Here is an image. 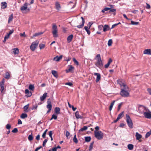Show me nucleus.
<instances>
[{"instance_id": "f257e3e1", "label": "nucleus", "mask_w": 151, "mask_h": 151, "mask_svg": "<svg viewBox=\"0 0 151 151\" xmlns=\"http://www.w3.org/2000/svg\"><path fill=\"white\" fill-rule=\"evenodd\" d=\"M121 91L120 93V95L123 97H127L129 96V93L128 92V87L127 86L121 88Z\"/></svg>"}, {"instance_id": "f03ea898", "label": "nucleus", "mask_w": 151, "mask_h": 151, "mask_svg": "<svg viewBox=\"0 0 151 151\" xmlns=\"http://www.w3.org/2000/svg\"><path fill=\"white\" fill-rule=\"evenodd\" d=\"M95 59L96 60V62L95 63L96 66L100 68H101L103 66V63L100 55L98 54L96 55Z\"/></svg>"}, {"instance_id": "7ed1b4c3", "label": "nucleus", "mask_w": 151, "mask_h": 151, "mask_svg": "<svg viewBox=\"0 0 151 151\" xmlns=\"http://www.w3.org/2000/svg\"><path fill=\"white\" fill-rule=\"evenodd\" d=\"M94 134L95 137L98 139L100 140L102 139L104 136L103 133L101 131H94Z\"/></svg>"}, {"instance_id": "20e7f679", "label": "nucleus", "mask_w": 151, "mask_h": 151, "mask_svg": "<svg viewBox=\"0 0 151 151\" xmlns=\"http://www.w3.org/2000/svg\"><path fill=\"white\" fill-rule=\"evenodd\" d=\"M126 120L128 127L131 129L133 128V123L132 121L129 116L127 114H126Z\"/></svg>"}, {"instance_id": "39448f33", "label": "nucleus", "mask_w": 151, "mask_h": 151, "mask_svg": "<svg viewBox=\"0 0 151 151\" xmlns=\"http://www.w3.org/2000/svg\"><path fill=\"white\" fill-rule=\"evenodd\" d=\"M39 43V41L38 40H36L35 41L33 42L30 46V49L32 51L35 50V49L37 48Z\"/></svg>"}, {"instance_id": "423d86ee", "label": "nucleus", "mask_w": 151, "mask_h": 151, "mask_svg": "<svg viewBox=\"0 0 151 151\" xmlns=\"http://www.w3.org/2000/svg\"><path fill=\"white\" fill-rule=\"evenodd\" d=\"M117 83L120 85L121 87V88L127 86L125 83L124 81L122 79L118 80H117Z\"/></svg>"}, {"instance_id": "0eeeda50", "label": "nucleus", "mask_w": 151, "mask_h": 151, "mask_svg": "<svg viewBox=\"0 0 151 151\" xmlns=\"http://www.w3.org/2000/svg\"><path fill=\"white\" fill-rule=\"evenodd\" d=\"M47 105L46 106L47 108L48 109L47 111V113L50 112L52 109V106L51 104V102L50 99H48L47 101Z\"/></svg>"}, {"instance_id": "6e6552de", "label": "nucleus", "mask_w": 151, "mask_h": 151, "mask_svg": "<svg viewBox=\"0 0 151 151\" xmlns=\"http://www.w3.org/2000/svg\"><path fill=\"white\" fill-rule=\"evenodd\" d=\"M74 67L71 65H68L67 68L66 69L65 72L68 73L69 72L73 73L74 71Z\"/></svg>"}, {"instance_id": "1a4fd4ad", "label": "nucleus", "mask_w": 151, "mask_h": 151, "mask_svg": "<svg viewBox=\"0 0 151 151\" xmlns=\"http://www.w3.org/2000/svg\"><path fill=\"white\" fill-rule=\"evenodd\" d=\"M138 110L139 113L143 114L146 111V109L145 107L141 106H139Z\"/></svg>"}, {"instance_id": "9d476101", "label": "nucleus", "mask_w": 151, "mask_h": 151, "mask_svg": "<svg viewBox=\"0 0 151 151\" xmlns=\"http://www.w3.org/2000/svg\"><path fill=\"white\" fill-rule=\"evenodd\" d=\"M28 4L27 3H25L23 5V6H21L20 8V10L22 11H24L26 10L27 9L29 11V9H28L27 6Z\"/></svg>"}, {"instance_id": "9b49d317", "label": "nucleus", "mask_w": 151, "mask_h": 151, "mask_svg": "<svg viewBox=\"0 0 151 151\" xmlns=\"http://www.w3.org/2000/svg\"><path fill=\"white\" fill-rule=\"evenodd\" d=\"M143 115L147 119H150L151 118V112H147L146 111L144 113Z\"/></svg>"}, {"instance_id": "f8f14e48", "label": "nucleus", "mask_w": 151, "mask_h": 151, "mask_svg": "<svg viewBox=\"0 0 151 151\" xmlns=\"http://www.w3.org/2000/svg\"><path fill=\"white\" fill-rule=\"evenodd\" d=\"M81 19L82 20V22L81 25H77V27L78 28H81L84 26V24L85 23V20L84 19L83 17H81Z\"/></svg>"}, {"instance_id": "ddd939ff", "label": "nucleus", "mask_w": 151, "mask_h": 151, "mask_svg": "<svg viewBox=\"0 0 151 151\" xmlns=\"http://www.w3.org/2000/svg\"><path fill=\"white\" fill-rule=\"evenodd\" d=\"M63 55H61L60 56H57L53 58V60L55 61H59L62 58Z\"/></svg>"}, {"instance_id": "4468645a", "label": "nucleus", "mask_w": 151, "mask_h": 151, "mask_svg": "<svg viewBox=\"0 0 151 151\" xmlns=\"http://www.w3.org/2000/svg\"><path fill=\"white\" fill-rule=\"evenodd\" d=\"M0 86L1 87V93H2L4 89V81H2L0 82Z\"/></svg>"}, {"instance_id": "2eb2a0df", "label": "nucleus", "mask_w": 151, "mask_h": 151, "mask_svg": "<svg viewBox=\"0 0 151 151\" xmlns=\"http://www.w3.org/2000/svg\"><path fill=\"white\" fill-rule=\"evenodd\" d=\"M94 75L97 76L96 79V82H98L100 80L101 78V76L99 73H94Z\"/></svg>"}, {"instance_id": "dca6fc26", "label": "nucleus", "mask_w": 151, "mask_h": 151, "mask_svg": "<svg viewBox=\"0 0 151 151\" xmlns=\"http://www.w3.org/2000/svg\"><path fill=\"white\" fill-rule=\"evenodd\" d=\"M144 54L148 55H150L151 53V51L150 49H147L145 50L143 52Z\"/></svg>"}, {"instance_id": "f3484780", "label": "nucleus", "mask_w": 151, "mask_h": 151, "mask_svg": "<svg viewBox=\"0 0 151 151\" xmlns=\"http://www.w3.org/2000/svg\"><path fill=\"white\" fill-rule=\"evenodd\" d=\"M47 93H45L42 96L40 97V100L42 101H43L46 97Z\"/></svg>"}, {"instance_id": "a211bd4d", "label": "nucleus", "mask_w": 151, "mask_h": 151, "mask_svg": "<svg viewBox=\"0 0 151 151\" xmlns=\"http://www.w3.org/2000/svg\"><path fill=\"white\" fill-rule=\"evenodd\" d=\"M75 115L76 119H83V117L81 116L79 114V113L78 111H76L75 114Z\"/></svg>"}, {"instance_id": "6ab92c4d", "label": "nucleus", "mask_w": 151, "mask_h": 151, "mask_svg": "<svg viewBox=\"0 0 151 151\" xmlns=\"http://www.w3.org/2000/svg\"><path fill=\"white\" fill-rule=\"evenodd\" d=\"M135 136L137 140H139L142 137V135L137 132L136 133Z\"/></svg>"}, {"instance_id": "aec40b11", "label": "nucleus", "mask_w": 151, "mask_h": 151, "mask_svg": "<svg viewBox=\"0 0 151 151\" xmlns=\"http://www.w3.org/2000/svg\"><path fill=\"white\" fill-rule=\"evenodd\" d=\"M52 32L58 30L56 24H53L52 26Z\"/></svg>"}, {"instance_id": "412c9836", "label": "nucleus", "mask_w": 151, "mask_h": 151, "mask_svg": "<svg viewBox=\"0 0 151 151\" xmlns=\"http://www.w3.org/2000/svg\"><path fill=\"white\" fill-rule=\"evenodd\" d=\"M109 29V27L108 25L105 24L103 26V31L106 32Z\"/></svg>"}, {"instance_id": "4be33fe9", "label": "nucleus", "mask_w": 151, "mask_h": 151, "mask_svg": "<svg viewBox=\"0 0 151 151\" xmlns=\"http://www.w3.org/2000/svg\"><path fill=\"white\" fill-rule=\"evenodd\" d=\"M1 8L2 9H5L7 6V4L5 2H3L1 3Z\"/></svg>"}, {"instance_id": "5701e85b", "label": "nucleus", "mask_w": 151, "mask_h": 151, "mask_svg": "<svg viewBox=\"0 0 151 151\" xmlns=\"http://www.w3.org/2000/svg\"><path fill=\"white\" fill-rule=\"evenodd\" d=\"M73 35H71L69 36L68 37L67 40L68 42V43L72 41V40L73 38Z\"/></svg>"}, {"instance_id": "b1692460", "label": "nucleus", "mask_w": 151, "mask_h": 151, "mask_svg": "<svg viewBox=\"0 0 151 151\" xmlns=\"http://www.w3.org/2000/svg\"><path fill=\"white\" fill-rule=\"evenodd\" d=\"M55 6H56V8L59 11V10H60V9L61 8V6H60V4H59V3L58 2H56Z\"/></svg>"}, {"instance_id": "393cba45", "label": "nucleus", "mask_w": 151, "mask_h": 151, "mask_svg": "<svg viewBox=\"0 0 151 151\" xmlns=\"http://www.w3.org/2000/svg\"><path fill=\"white\" fill-rule=\"evenodd\" d=\"M60 109L59 107H56L55 109V113L56 114H59L60 113Z\"/></svg>"}, {"instance_id": "a878e982", "label": "nucleus", "mask_w": 151, "mask_h": 151, "mask_svg": "<svg viewBox=\"0 0 151 151\" xmlns=\"http://www.w3.org/2000/svg\"><path fill=\"white\" fill-rule=\"evenodd\" d=\"M52 33L54 37H58V30Z\"/></svg>"}, {"instance_id": "bb28decb", "label": "nucleus", "mask_w": 151, "mask_h": 151, "mask_svg": "<svg viewBox=\"0 0 151 151\" xmlns=\"http://www.w3.org/2000/svg\"><path fill=\"white\" fill-rule=\"evenodd\" d=\"M128 149L130 150H133L134 146L132 144H129L127 145Z\"/></svg>"}, {"instance_id": "cd10ccee", "label": "nucleus", "mask_w": 151, "mask_h": 151, "mask_svg": "<svg viewBox=\"0 0 151 151\" xmlns=\"http://www.w3.org/2000/svg\"><path fill=\"white\" fill-rule=\"evenodd\" d=\"M52 74L55 77H57L58 74L57 72L54 70H52Z\"/></svg>"}, {"instance_id": "c85d7f7f", "label": "nucleus", "mask_w": 151, "mask_h": 151, "mask_svg": "<svg viewBox=\"0 0 151 151\" xmlns=\"http://www.w3.org/2000/svg\"><path fill=\"white\" fill-rule=\"evenodd\" d=\"M13 52L14 54L16 55L18 54L19 53V50L17 48H15L13 50Z\"/></svg>"}, {"instance_id": "c756f323", "label": "nucleus", "mask_w": 151, "mask_h": 151, "mask_svg": "<svg viewBox=\"0 0 151 151\" xmlns=\"http://www.w3.org/2000/svg\"><path fill=\"white\" fill-rule=\"evenodd\" d=\"M115 102V101H113L111 103V104L109 107V110L110 111H111L113 107V105H114V103Z\"/></svg>"}, {"instance_id": "7c9ffc66", "label": "nucleus", "mask_w": 151, "mask_h": 151, "mask_svg": "<svg viewBox=\"0 0 151 151\" xmlns=\"http://www.w3.org/2000/svg\"><path fill=\"white\" fill-rule=\"evenodd\" d=\"M27 114H26L23 113L21 115L20 117L22 119H24L27 117Z\"/></svg>"}, {"instance_id": "2f4dec72", "label": "nucleus", "mask_w": 151, "mask_h": 151, "mask_svg": "<svg viewBox=\"0 0 151 151\" xmlns=\"http://www.w3.org/2000/svg\"><path fill=\"white\" fill-rule=\"evenodd\" d=\"M88 129V127L86 126H84L82 128H81V129L79 130V132H83L84 130H87Z\"/></svg>"}, {"instance_id": "473e14b6", "label": "nucleus", "mask_w": 151, "mask_h": 151, "mask_svg": "<svg viewBox=\"0 0 151 151\" xmlns=\"http://www.w3.org/2000/svg\"><path fill=\"white\" fill-rule=\"evenodd\" d=\"M25 93L26 94H28V96H31L32 94L31 93H29V90L27 89H26L25 90Z\"/></svg>"}, {"instance_id": "72a5a7b5", "label": "nucleus", "mask_w": 151, "mask_h": 151, "mask_svg": "<svg viewBox=\"0 0 151 151\" xmlns=\"http://www.w3.org/2000/svg\"><path fill=\"white\" fill-rule=\"evenodd\" d=\"M111 9V8H108V7H105L101 11V12L102 13H104L105 11H107Z\"/></svg>"}, {"instance_id": "f704fd0d", "label": "nucleus", "mask_w": 151, "mask_h": 151, "mask_svg": "<svg viewBox=\"0 0 151 151\" xmlns=\"http://www.w3.org/2000/svg\"><path fill=\"white\" fill-rule=\"evenodd\" d=\"M85 140L86 142H89L91 140V137H85Z\"/></svg>"}, {"instance_id": "c9c22d12", "label": "nucleus", "mask_w": 151, "mask_h": 151, "mask_svg": "<svg viewBox=\"0 0 151 151\" xmlns=\"http://www.w3.org/2000/svg\"><path fill=\"white\" fill-rule=\"evenodd\" d=\"M4 77H5V78H6V79L9 78L10 77L9 73L8 72L6 73L5 74Z\"/></svg>"}, {"instance_id": "e433bc0d", "label": "nucleus", "mask_w": 151, "mask_h": 151, "mask_svg": "<svg viewBox=\"0 0 151 151\" xmlns=\"http://www.w3.org/2000/svg\"><path fill=\"white\" fill-rule=\"evenodd\" d=\"M29 107V105L27 104L24 106V110L25 112H28V111L27 110V109H28Z\"/></svg>"}, {"instance_id": "4c0bfd02", "label": "nucleus", "mask_w": 151, "mask_h": 151, "mask_svg": "<svg viewBox=\"0 0 151 151\" xmlns=\"http://www.w3.org/2000/svg\"><path fill=\"white\" fill-rule=\"evenodd\" d=\"M34 88V87L33 85L32 84H30L29 86V89L33 91Z\"/></svg>"}, {"instance_id": "58836bf2", "label": "nucleus", "mask_w": 151, "mask_h": 151, "mask_svg": "<svg viewBox=\"0 0 151 151\" xmlns=\"http://www.w3.org/2000/svg\"><path fill=\"white\" fill-rule=\"evenodd\" d=\"M73 141L76 143H77L78 142V141L77 138L76 137V134L74 135L73 137Z\"/></svg>"}, {"instance_id": "ea45409f", "label": "nucleus", "mask_w": 151, "mask_h": 151, "mask_svg": "<svg viewBox=\"0 0 151 151\" xmlns=\"http://www.w3.org/2000/svg\"><path fill=\"white\" fill-rule=\"evenodd\" d=\"M33 137L32 134H31L29 135L28 137V140L30 141H32L33 140Z\"/></svg>"}, {"instance_id": "a19ab883", "label": "nucleus", "mask_w": 151, "mask_h": 151, "mask_svg": "<svg viewBox=\"0 0 151 151\" xmlns=\"http://www.w3.org/2000/svg\"><path fill=\"white\" fill-rule=\"evenodd\" d=\"M13 19V15L12 14L9 17V20H8V23H9L10 22H11Z\"/></svg>"}, {"instance_id": "79ce46f5", "label": "nucleus", "mask_w": 151, "mask_h": 151, "mask_svg": "<svg viewBox=\"0 0 151 151\" xmlns=\"http://www.w3.org/2000/svg\"><path fill=\"white\" fill-rule=\"evenodd\" d=\"M139 23V22H135L133 21H131V24L133 25H137Z\"/></svg>"}, {"instance_id": "37998d69", "label": "nucleus", "mask_w": 151, "mask_h": 151, "mask_svg": "<svg viewBox=\"0 0 151 151\" xmlns=\"http://www.w3.org/2000/svg\"><path fill=\"white\" fill-rule=\"evenodd\" d=\"M123 112H122L120 113L117 116L118 119H120L121 117H122L123 115Z\"/></svg>"}, {"instance_id": "c03bdc74", "label": "nucleus", "mask_w": 151, "mask_h": 151, "mask_svg": "<svg viewBox=\"0 0 151 151\" xmlns=\"http://www.w3.org/2000/svg\"><path fill=\"white\" fill-rule=\"evenodd\" d=\"M94 143V142H93L91 144L89 147V150L91 151L93 149V145Z\"/></svg>"}, {"instance_id": "a18cd8bd", "label": "nucleus", "mask_w": 151, "mask_h": 151, "mask_svg": "<svg viewBox=\"0 0 151 151\" xmlns=\"http://www.w3.org/2000/svg\"><path fill=\"white\" fill-rule=\"evenodd\" d=\"M151 134V132L150 131L148 132L145 135V137L147 138Z\"/></svg>"}, {"instance_id": "49530a36", "label": "nucleus", "mask_w": 151, "mask_h": 151, "mask_svg": "<svg viewBox=\"0 0 151 151\" xmlns=\"http://www.w3.org/2000/svg\"><path fill=\"white\" fill-rule=\"evenodd\" d=\"M57 116L56 115L54 114H53L52 115V117L50 119V120H52L53 119H54L55 120L56 119H57Z\"/></svg>"}, {"instance_id": "de8ad7c7", "label": "nucleus", "mask_w": 151, "mask_h": 151, "mask_svg": "<svg viewBox=\"0 0 151 151\" xmlns=\"http://www.w3.org/2000/svg\"><path fill=\"white\" fill-rule=\"evenodd\" d=\"M112 43V41L111 39H110L108 41V45L109 46H111V45Z\"/></svg>"}, {"instance_id": "09e8293b", "label": "nucleus", "mask_w": 151, "mask_h": 151, "mask_svg": "<svg viewBox=\"0 0 151 151\" xmlns=\"http://www.w3.org/2000/svg\"><path fill=\"white\" fill-rule=\"evenodd\" d=\"M47 130H48L47 129H46L44 131V133H43V134L42 135V137L43 138H45V136H46V133H47Z\"/></svg>"}, {"instance_id": "8fccbe9b", "label": "nucleus", "mask_w": 151, "mask_h": 151, "mask_svg": "<svg viewBox=\"0 0 151 151\" xmlns=\"http://www.w3.org/2000/svg\"><path fill=\"white\" fill-rule=\"evenodd\" d=\"M39 47L40 49H43L45 47V45L44 44H40L39 45Z\"/></svg>"}, {"instance_id": "3c124183", "label": "nucleus", "mask_w": 151, "mask_h": 151, "mask_svg": "<svg viewBox=\"0 0 151 151\" xmlns=\"http://www.w3.org/2000/svg\"><path fill=\"white\" fill-rule=\"evenodd\" d=\"M42 32H39V33H36L35 34H34L33 35V37H35L37 36H38L39 35H40L42 34Z\"/></svg>"}, {"instance_id": "603ef678", "label": "nucleus", "mask_w": 151, "mask_h": 151, "mask_svg": "<svg viewBox=\"0 0 151 151\" xmlns=\"http://www.w3.org/2000/svg\"><path fill=\"white\" fill-rule=\"evenodd\" d=\"M38 107V106L37 105H33L31 109L32 110H33L34 109H36Z\"/></svg>"}, {"instance_id": "864d4df0", "label": "nucleus", "mask_w": 151, "mask_h": 151, "mask_svg": "<svg viewBox=\"0 0 151 151\" xmlns=\"http://www.w3.org/2000/svg\"><path fill=\"white\" fill-rule=\"evenodd\" d=\"M73 61L74 62V63L77 65H78V61L75 58H73Z\"/></svg>"}, {"instance_id": "5fc2aeb1", "label": "nucleus", "mask_w": 151, "mask_h": 151, "mask_svg": "<svg viewBox=\"0 0 151 151\" xmlns=\"http://www.w3.org/2000/svg\"><path fill=\"white\" fill-rule=\"evenodd\" d=\"M103 28V26L102 25H100L99 26L98 28L99 30H101Z\"/></svg>"}, {"instance_id": "6e6d98bb", "label": "nucleus", "mask_w": 151, "mask_h": 151, "mask_svg": "<svg viewBox=\"0 0 151 151\" xmlns=\"http://www.w3.org/2000/svg\"><path fill=\"white\" fill-rule=\"evenodd\" d=\"M47 139H45L43 142L42 145L43 146H45L46 144V142H47Z\"/></svg>"}, {"instance_id": "4d7b16f0", "label": "nucleus", "mask_w": 151, "mask_h": 151, "mask_svg": "<svg viewBox=\"0 0 151 151\" xmlns=\"http://www.w3.org/2000/svg\"><path fill=\"white\" fill-rule=\"evenodd\" d=\"M70 133L68 131H66V136L67 138H68V137L70 135Z\"/></svg>"}, {"instance_id": "13d9d810", "label": "nucleus", "mask_w": 151, "mask_h": 151, "mask_svg": "<svg viewBox=\"0 0 151 151\" xmlns=\"http://www.w3.org/2000/svg\"><path fill=\"white\" fill-rule=\"evenodd\" d=\"M18 129L17 128H14L13 130H12V132L13 133H16L18 132Z\"/></svg>"}, {"instance_id": "bf43d9fd", "label": "nucleus", "mask_w": 151, "mask_h": 151, "mask_svg": "<svg viewBox=\"0 0 151 151\" xmlns=\"http://www.w3.org/2000/svg\"><path fill=\"white\" fill-rule=\"evenodd\" d=\"M11 127V126L9 124H7L6 125V128L7 129H9Z\"/></svg>"}, {"instance_id": "052dcab7", "label": "nucleus", "mask_w": 151, "mask_h": 151, "mask_svg": "<svg viewBox=\"0 0 151 151\" xmlns=\"http://www.w3.org/2000/svg\"><path fill=\"white\" fill-rule=\"evenodd\" d=\"M19 35L21 37H25L26 36L25 32H24L23 33H20Z\"/></svg>"}, {"instance_id": "680f3d73", "label": "nucleus", "mask_w": 151, "mask_h": 151, "mask_svg": "<svg viewBox=\"0 0 151 151\" xmlns=\"http://www.w3.org/2000/svg\"><path fill=\"white\" fill-rule=\"evenodd\" d=\"M109 12L110 13L111 12H114L116 11V9H110L109 10Z\"/></svg>"}, {"instance_id": "e2e57ef3", "label": "nucleus", "mask_w": 151, "mask_h": 151, "mask_svg": "<svg viewBox=\"0 0 151 151\" xmlns=\"http://www.w3.org/2000/svg\"><path fill=\"white\" fill-rule=\"evenodd\" d=\"M92 22H90L88 23V26L89 27V28H90L91 25L93 24Z\"/></svg>"}, {"instance_id": "0e129e2a", "label": "nucleus", "mask_w": 151, "mask_h": 151, "mask_svg": "<svg viewBox=\"0 0 151 151\" xmlns=\"http://www.w3.org/2000/svg\"><path fill=\"white\" fill-rule=\"evenodd\" d=\"M52 131H50L49 132V135L50 137H52Z\"/></svg>"}, {"instance_id": "69168bd1", "label": "nucleus", "mask_w": 151, "mask_h": 151, "mask_svg": "<svg viewBox=\"0 0 151 151\" xmlns=\"http://www.w3.org/2000/svg\"><path fill=\"white\" fill-rule=\"evenodd\" d=\"M65 84L66 85H68L70 86H71L73 85V84L70 82H68L65 83Z\"/></svg>"}, {"instance_id": "338daca9", "label": "nucleus", "mask_w": 151, "mask_h": 151, "mask_svg": "<svg viewBox=\"0 0 151 151\" xmlns=\"http://www.w3.org/2000/svg\"><path fill=\"white\" fill-rule=\"evenodd\" d=\"M122 103H121L118 106V109L119 111L120 110V109L121 107V106H122Z\"/></svg>"}, {"instance_id": "774afa93", "label": "nucleus", "mask_w": 151, "mask_h": 151, "mask_svg": "<svg viewBox=\"0 0 151 151\" xmlns=\"http://www.w3.org/2000/svg\"><path fill=\"white\" fill-rule=\"evenodd\" d=\"M147 91L149 93V94L150 95H151V88H147Z\"/></svg>"}]
</instances>
